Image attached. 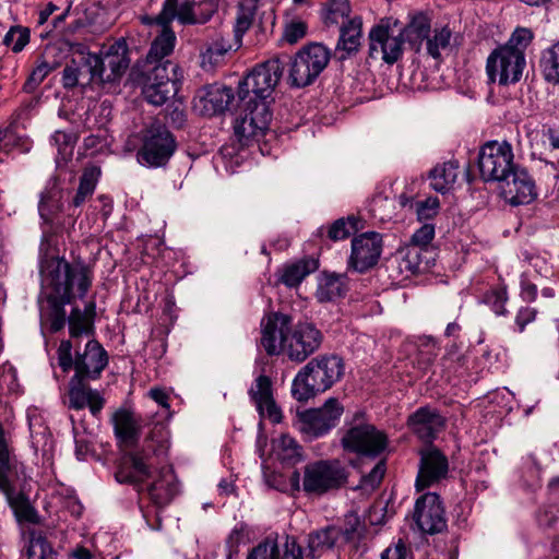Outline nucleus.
I'll return each mask as SVG.
<instances>
[{
  "mask_svg": "<svg viewBox=\"0 0 559 559\" xmlns=\"http://www.w3.org/2000/svg\"><path fill=\"white\" fill-rule=\"evenodd\" d=\"M170 449V432L163 423H155L142 445L128 452L115 478L120 484L142 485L152 477L154 469L158 477L148 485L147 493L154 504L163 507L168 504L176 496L178 486L174 469L167 465Z\"/></svg>",
  "mask_w": 559,
  "mask_h": 559,
  "instance_id": "f257e3e1",
  "label": "nucleus"
},
{
  "mask_svg": "<svg viewBox=\"0 0 559 559\" xmlns=\"http://www.w3.org/2000/svg\"><path fill=\"white\" fill-rule=\"evenodd\" d=\"M501 183L502 194L512 205L530 204L537 198L535 181L523 168L515 167Z\"/></svg>",
  "mask_w": 559,
  "mask_h": 559,
  "instance_id": "412c9836",
  "label": "nucleus"
},
{
  "mask_svg": "<svg viewBox=\"0 0 559 559\" xmlns=\"http://www.w3.org/2000/svg\"><path fill=\"white\" fill-rule=\"evenodd\" d=\"M413 520L418 530L426 534H437L447 527L443 502L436 492L420 495L414 504Z\"/></svg>",
  "mask_w": 559,
  "mask_h": 559,
  "instance_id": "a211bd4d",
  "label": "nucleus"
},
{
  "mask_svg": "<svg viewBox=\"0 0 559 559\" xmlns=\"http://www.w3.org/2000/svg\"><path fill=\"white\" fill-rule=\"evenodd\" d=\"M10 507L14 510V514L20 522L32 524L39 523V515L34 507L25 499L22 491H16L15 497L7 499Z\"/></svg>",
  "mask_w": 559,
  "mask_h": 559,
  "instance_id": "49530a36",
  "label": "nucleus"
},
{
  "mask_svg": "<svg viewBox=\"0 0 559 559\" xmlns=\"http://www.w3.org/2000/svg\"><path fill=\"white\" fill-rule=\"evenodd\" d=\"M218 10L217 0H201L193 2V15L195 25L207 23Z\"/></svg>",
  "mask_w": 559,
  "mask_h": 559,
  "instance_id": "4d7b16f0",
  "label": "nucleus"
},
{
  "mask_svg": "<svg viewBox=\"0 0 559 559\" xmlns=\"http://www.w3.org/2000/svg\"><path fill=\"white\" fill-rule=\"evenodd\" d=\"M177 148L173 133L162 123H152L144 132L143 143L136 157L140 164L148 167H163Z\"/></svg>",
  "mask_w": 559,
  "mask_h": 559,
  "instance_id": "9b49d317",
  "label": "nucleus"
},
{
  "mask_svg": "<svg viewBox=\"0 0 559 559\" xmlns=\"http://www.w3.org/2000/svg\"><path fill=\"white\" fill-rule=\"evenodd\" d=\"M26 478L25 465L14 452L11 433L0 423V492L12 499L16 491L24 489Z\"/></svg>",
  "mask_w": 559,
  "mask_h": 559,
  "instance_id": "f8f14e48",
  "label": "nucleus"
},
{
  "mask_svg": "<svg viewBox=\"0 0 559 559\" xmlns=\"http://www.w3.org/2000/svg\"><path fill=\"white\" fill-rule=\"evenodd\" d=\"M277 454L282 461L296 462L301 459L302 448L289 435H283L278 439Z\"/></svg>",
  "mask_w": 559,
  "mask_h": 559,
  "instance_id": "8fccbe9b",
  "label": "nucleus"
},
{
  "mask_svg": "<svg viewBox=\"0 0 559 559\" xmlns=\"http://www.w3.org/2000/svg\"><path fill=\"white\" fill-rule=\"evenodd\" d=\"M143 80L148 82H156L159 84L175 83L176 93L179 90L181 81V72L177 63L165 60V62H152L145 61L143 70Z\"/></svg>",
  "mask_w": 559,
  "mask_h": 559,
  "instance_id": "473e14b6",
  "label": "nucleus"
},
{
  "mask_svg": "<svg viewBox=\"0 0 559 559\" xmlns=\"http://www.w3.org/2000/svg\"><path fill=\"white\" fill-rule=\"evenodd\" d=\"M507 301L508 292L504 285L495 286L485 294V302L488 304L498 316H506L508 313L506 309Z\"/></svg>",
  "mask_w": 559,
  "mask_h": 559,
  "instance_id": "864d4df0",
  "label": "nucleus"
},
{
  "mask_svg": "<svg viewBox=\"0 0 559 559\" xmlns=\"http://www.w3.org/2000/svg\"><path fill=\"white\" fill-rule=\"evenodd\" d=\"M341 445L345 452L358 456L377 457L385 451L388 437L373 425L355 418L344 429Z\"/></svg>",
  "mask_w": 559,
  "mask_h": 559,
  "instance_id": "6e6552de",
  "label": "nucleus"
},
{
  "mask_svg": "<svg viewBox=\"0 0 559 559\" xmlns=\"http://www.w3.org/2000/svg\"><path fill=\"white\" fill-rule=\"evenodd\" d=\"M73 345L71 340H63L57 350L60 368L68 372L74 368V381L95 380L108 364V355L104 347L96 341L90 340L82 354H78L75 360L72 358Z\"/></svg>",
  "mask_w": 559,
  "mask_h": 559,
  "instance_id": "423d86ee",
  "label": "nucleus"
},
{
  "mask_svg": "<svg viewBox=\"0 0 559 559\" xmlns=\"http://www.w3.org/2000/svg\"><path fill=\"white\" fill-rule=\"evenodd\" d=\"M75 140L76 138L72 133L60 130L56 131L51 136V141L57 146L60 154H66L68 148L71 150Z\"/></svg>",
  "mask_w": 559,
  "mask_h": 559,
  "instance_id": "69168bd1",
  "label": "nucleus"
},
{
  "mask_svg": "<svg viewBox=\"0 0 559 559\" xmlns=\"http://www.w3.org/2000/svg\"><path fill=\"white\" fill-rule=\"evenodd\" d=\"M343 413L344 407L340 401L330 397L321 407L297 413L298 430L308 440L323 437L336 427Z\"/></svg>",
  "mask_w": 559,
  "mask_h": 559,
  "instance_id": "4468645a",
  "label": "nucleus"
},
{
  "mask_svg": "<svg viewBox=\"0 0 559 559\" xmlns=\"http://www.w3.org/2000/svg\"><path fill=\"white\" fill-rule=\"evenodd\" d=\"M418 472L415 479L416 491L441 484L449 477L448 456L438 448L429 445L419 451Z\"/></svg>",
  "mask_w": 559,
  "mask_h": 559,
  "instance_id": "f3484780",
  "label": "nucleus"
},
{
  "mask_svg": "<svg viewBox=\"0 0 559 559\" xmlns=\"http://www.w3.org/2000/svg\"><path fill=\"white\" fill-rule=\"evenodd\" d=\"M452 32L448 26L436 29L432 37L428 36L427 52L435 59L441 57V51L450 46Z\"/></svg>",
  "mask_w": 559,
  "mask_h": 559,
  "instance_id": "09e8293b",
  "label": "nucleus"
},
{
  "mask_svg": "<svg viewBox=\"0 0 559 559\" xmlns=\"http://www.w3.org/2000/svg\"><path fill=\"white\" fill-rule=\"evenodd\" d=\"M526 67L525 56L502 45L493 49L486 61V72L490 82L500 85L518 83Z\"/></svg>",
  "mask_w": 559,
  "mask_h": 559,
  "instance_id": "2eb2a0df",
  "label": "nucleus"
},
{
  "mask_svg": "<svg viewBox=\"0 0 559 559\" xmlns=\"http://www.w3.org/2000/svg\"><path fill=\"white\" fill-rule=\"evenodd\" d=\"M408 425L421 441L431 443L444 429L445 419L436 408L425 406L409 416Z\"/></svg>",
  "mask_w": 559,
  "mask_h": 559,
  "instance_id": "b1692460",
  "label": "nucleus"
},
{
  "mask_svg": "<svg viewBox=\"0 0 559 559\" xmlns=\"http://www.w3.org/2000/svg\"><path fill=\"white\" fill-rule=\"evenodd\" d=\"M383 249L382 235L377 231H366L352 239L348 269L365 273L378 264Z\"/></svg>",
  "mask_w": 559,
  "mask_h": 559,
  "instance_id": "6ab92c4d",
  "label": "nucleus"
},
{
  "mask_svg": "<svg viewBox=\"0 0 559 559\" xmlns=\"http://www.w3.org/2000/svg\"><path fill=\"white\" fill-rule=\"evenodd\" d=\"M345 371L344 360L334 354L320 355L307 362L292 383V394L298 402H307L331 389Z\"/></svg>",
  "mask_w": 559,
  "mask_h": 559,
  "instance_id": "20e7f679",
  "label": "nucleus"
},
{
  "mask_svg": "<svg viewBox=\"0 0 559 559\" xmlns=\"http://www.w3.org/2000/svg\"><path fill=\"white\" fill-rule=\"evenodd\" d=\"M45 298L47 301V309L44 312L46 320L49 323L51 332H59L68 322L66 313V305H71V301H66V298L59 296L52 290L45 289Z\"/></svg>",
  "mask_w": 559,
  "mask_h": 559,
  "instance_id": "f704fd0d",
  "label": "nucleus"
},
{
  "mask_svg": "<svg viewBox=\"0 0 559 559\" xmlns=\"http://www.w3.org/2000/svg\"><path fill=\"white\" fill-rule=\"evenodd\" d=\"M234 43H231L229 39H226L224 36L214 39L202 53L203 64L210 63L211 66H217L228 51H230L234 47H236V49L240 47L243 34L238 38L236 36V26L234 27Z\"/></svg>",
  "mask_w": 559,
  "mask_h": 559,
  "instance_id": "ea45409f",
  "label": "nucleus"
},
{
  "mask_svg": "<svg viewBox=\"0 0 559 559\" xmlns=\"http://www.w3.org/2000/svg\"><path fill=\"white\" fill-rule=\"evenodd\" d=\"M96 318L95 297L85 302L84 308L74 306L68 317L69 334L71 338L78 340L82 336H94Z\"/></svg>",
  "mask_w": 559,
  "mask_h": 559,
  "instance_id": "cd10ccee",
  "label": "nucleus"
},
{
  "mask_svg": "<svg viewBox=\"0 0 559 559\" xmlns=\"http://www.w3.org/2000/svg\"><path fill=\"white\" fill-rule=\"evenodd\" d=\"M98 61L96 76L102 83L118 81L130 66L129 47L124 38H119L108 46H104L99 53H94Z\"/></svg>",
  "mask_w": 559,
  "mask_h": 559,
  "instance_id": "dca6fc26",
  "label": "nucleus"
},
{
  "mask_svg": "<svg viewBox=\"0 0 559 559\" xmlns=\"http://www.w3.org/2000/svg\"><path fill=\"white\" fill-rule=\"evenodd\" d=\"M177 20L181 25H195L193 1L164 0L160 12L154 17L157 25H169Z\"/></svg>",
  "mask_w": 559,
  "mask_h": 559,
  "instance_id": "c85d7f7f",
  "label": "nucleus"
},
{
  "mask_svg": "<svg viewBox=\"0 0 559 559\" xmlns=\"http://www.w3.org/2000/svg\"><path fill=\"white\" fill-rule=\"evenodd\" d=\"M97 62L92 52H80L78 57L72 58L62 71L63 87L72 90L79 85H88L97 80L95 69Z\"/></svg>",
  "mask_w": 559,
  "mask_h": 559,
  "instance_id": "4be33fe9",
  "label": "nucleus"
},
{
  "mask_svg": "<svg viewBox=\"0 0 559 559\" xmlns=\"http://www.w3.org/2000/svg\"><path fill=\"white\" fill-rule=\"evenodd\" d=\"M433 237L435 226L432 224H425L413 234L409 243L427 249Z\"/></svg>",
  "mask_w": 559,
  "mask_h": 559,
  "instance_id": "e2e57ef3",
  "label": "nucleus"
},
{
  "mask_svg": "<svg viewBox=\"0 0 559 559\" xmlns=\"http://www.w3.org/2000/svg\"><path fill=\"white\" fill-rule=\"evenodd\" d=\"M260 347L269 356L285 355L301 364L314 354L323 341L322 332L311 322L293 324L292 317L271 312L261 320Z\"/></svg>",
  "mask_w": 559,
  "mask_h": 559,
  "instance_id": "f03ea898",
  "label": "nucleus"
},
{
  "mask_svg": "<svg viewBox=\"0 0 559 559\" xmlns=\"http://www.w3.org/2000/svg\"><path fill=\"white\" fill-rule=\"evenodd\" d=\"M160 34L153 40L150 51L146 56V61L165 62L164 58L169 56L176 44V35L169 25H160Z\"/></svg>",
  "mask_w": 559,
  "mask_h": 559,
  "instance_id": "58836bf2",
  "label": "nucleus"
},
{
  "mask_svg": "<svg viewBox=\"0 0 559 559\" xmlns=\"http://www.w3.org/2000/svg\"><path fill=\"white\" fill-rule=\"evenodd\" d=\"M235 98L230 87L222 84H212L198 92L194 98V108L202 115L214 116L229 108Z\"/></svg>",
  "mask_w": 559,
  "mask_h": 559,
  "instance_id": "5701e85b",
  "label": "nucleus"
},
{
  "mask_svg": "<svg viewBox=\"0 0 559 559\" xmlns=\"http://www.w3.org/2000/svg\"><path fill=\"white\" fill-rule=\"evenodd\" d=\"M533 38L534 33L530 28L516 27L503 46L514 51L518 50L525 56V50L531 45Z\"/></svg>",
  "mask_w": 559,
  "mask_h": 559,
  "instance_id": "5fc2aeb1",
  "label": "nucleus"
},
{
  "mask_svg": "<svg viewBox=\"0 0 559 559\" xmlns=\"http://www.w3.org/2000/svg\"><path fill=\"white\" fill-rule=\"evenodd\" d=\"M348 481L346 466L336 459L318 460L305 465L302 477L298 471L290 476L295 490H302L309 497H322L340 490Z\"/></svg>",
  "mask_w": 559,
  "mask_h": 559,
  "instance_id": "39448f33",
  "label": "nucleus"
},
{
  "mask_svg": "<svg viewBox=\"0 0 559 559\" xmlns=\"http://www.w3.org/2000/svg\"><path fill=\"white\" fill-rule=\"evenodd\" d=\"M385 473V464L383 461H380L374 465V467L364 476V484L374 487L379 485Z\"/></svg>",
  "mask_w": 559,
  "mask_h": 559,
  "instance_id": "774afa93",
  "label": "nucleus"
},
{
  "mask_svg": "<svg viewBox=\"0 0 559 559\" xmlns=\"http://www.w3.org/2000/svg\"><path fill=\"white\" fill-rule=\"evenodd\" d=\"M340 528V539L346 544L358 545L362 539L366 527L360 518L352 512L345 515L344 525Z\"/></svg>",
  "mask_w": 559,
  "mask_h": 559,
  "instance_id": "c03bdc74",
  "label": "nucleus"
},
{
  "mask_svg": "<svg viewBox=\"0 0 559 559\" xmlns=\"http://www.w3.org/2000/svg\"><path fill=\"white\" fill-rule=\"evenodd\" d=\"M284 60L281 57L272 58L254 67L251 72L239 82V102H265L277 85L284 69Z\"/></svg>",
  "mask_w": 559,
  "mask_h": 559,
  "instance_id": "0eeeda50",
  "label": "nucleus"
},
{
  "mask_svg": "<svg viewBox=\"0 0 559 559\" xmlns=\"http://www.w3.org/2000/svg\"><path fill=\"white\" fill-rule=\"evenodd\" d=\"M427 249L408 243L403 250L402 263L408 272L417 274L421 272L423 254Z\"/></svg>",
  "mask_w": 559,
  "mask_h": 559,
  "instance_id": "603ef678",
  "label": "nucleus"
},
{
  "mask_svg": "<svg viewBox=\"0 0 559 559\" xmlns=\"http://www.w3.org/2000/svg\"><path fill=\"white\" fill-rule=\"evenodd\" d=\"M100 169L96 166L87 167L84 169L80 177L79 188L72 200V205L75 207L81 206L85 201L91 198L96 189Z\"/></svg>",
  "mask_w": 559,
  "mask_h": 559,
  "instance_id": "a19ab883",
  "label": "nucleus"
},
{
  "mask_svg": "<svg viewBox=\"0 0 559 559\" xmlns=\"http://www.w3.org/2000/svg\"><path fill=\"white\" fill-rule=\"evenodd\" d=\"M347 290L346 276L342 274H323L319 280L316 297L320 302L334 301Z\"/></svg>",
  "mask_w": 559,
  "mask_h": 559,
  "instance_id": "4c0bfd02",
  "label": "nucleus"
},
{
  "mask_svg": "<svg viewBox=\"0 0 559 559\" xmlns=\"http://www.w3.org/2000/svg\"><path fill=\"white\" fill-rule=\"evenodd\" d=\"M318 261L313 258H304L283 266L281 282L287 287L298 286L309 274L317 271Z\"/></svg>",
  "mask_w": 559,
  "mask_h": 559,
  "instance_id": "e433bc0d",
  "label": "nucleus"
},
{
  "mask_svg": "<svg viewBox=\"0 0 559 559\" xmlns=\"http://www.w3.org/2000/svg\"><path fill=\"white\" fill-rule=\"evenodd\" d=\"M539 66L546 81L559 83V40L542 52Z\"/></svg>",
  "mask_w": 559,
  "mask_h": 559,
  "instance_id": "37998d69",
  "label": "nucleus"
},
{
  "mask_svg": "<svg viewBox=\"0 0 559 559\" xmlns=\"http://www.w3.org/2000/svg\"><path fill=\"white\" fill-rule=\"evenodd\" d=\"M29 29L27 27L15 25L11 26L4 35L3 44L10 47L13 52H20L29 41Z\"/></svg>",
  "mask_w": 559,
  "mask_h": 559,
  "instance_id": "3c124183",
  "label": "nucleus"
},
{
  "mask_svg": "<svg viewBox=\"0 0 559 559\" xmlns=\"http://www.w3.org/2000/svg\"><path fill=\"white\" fill-rule=\"evenodd\" d=\"M411 551L406 544L399 539V542L392 546H389L381 552L380 559H408Z\"/></svg>",
  "mask_w": 559,
  "mask_h": 559,
  "instance_id": "0e129e2a",
  "label": "nucleus"
},
{
  "mask_svg": "<svg viewBox=\"0 0 559 559\" xmlns=\"http://www.w3.org/2000/svg\"><path fill=\"white\" fill-rule=\"evenodd\" d=\"M513 150L508 142L489 141L478 154V167L485 181H499L510 178V173L516 167L513 163Z\"/></svg>",
  "mask_w": 559,
  "mask_h": 559,
  "instance_id": "ddd939ff",
  "label": "nucleus"
},
{
  "mask_svg": "<svg viewBox=\"0 0 559 559\" xmlns=\"http://www.w3.org/2000/svg\"><path fill=\"white\" fill-rule=\"evenodd\" d=\"M537 316V311L535 308L531 307H522L519 309L515 316V325L518 328V332H524L527 324L535 321Z\"/></svg>",
  "mask_w": 559,
  "mask_h": 559,
  "instance_id": "338daca9",
  "label": "nucleus"
},
{
  "mask_svg": "<svg viewBox=\"0 0 559 559\" xmlns=\"http://www.w3.org/2000/svg\"><path fill=\"white\" fill-rule=\"evenodd\" d=\"M41 273L44 288L71 302L75 298L84 299L94 281L93 267L82 260L70 263L63 258L52 259Z\"/></svg>",
  "mask_w": 559,
  "mask_h": 559,
  "instance_id": "7ed1b4c3",
  "label": "nucleus"
},
{
  "mask_svg": "<svg viewBox=\"0 0 559 559\" xmlns=\"http://www.w3.org/2000/svg\"><path fill=\"white\" fill-rule=\"evenodd\" d=\"M330 61V51L321 44L304 46L290 60L288 79L292 86L312 84Z\"/></svg>",
  "mask_w": 559,
  "mask_h": 559,
  "instance_id": "1a4fd4ad",
  "label": "nucleus"
},
{
  "mask_svg": "<svg viewBox=\"0 0 559 559\" xmlns=\"http://www.w3.org/2000/svg\"><path fill=\"white\" fill-rule=\"evenodd\" d=\"M359 219L355 216L338 218L328 228V237L333 241L344 240L358 230Z\"/></svg>",
  "mask_w": 559,
  "mask_h": 559,
  "instance_id": "de8ad7c7",
  "label": "nucleus"
},
{
  "mask_svg": "<svg viewBox=\"0 0 559 559\" xmlns=\"http://www.w3.org/2000/svg\"><path fill=\"white\" fill-rule=\"evenodd\" d=\"M249 395L261 416L269 418L274 424L281 423L282 412L274 401L272 382L267 376L261 374L254 380Z\"/></svg>",
  "mask_w": 559,
  "mask_h": 559,
  "instance_id": "393cba45",
  "label": "nucleus"
},
{
  "mask_svg": "<svg viewBox=\"0 0 559 559\" xmlns=\"http://www.w3.org/2000/svg\"><path fill=\"white\" fill-rule=\"evenodd\" d=\"M23 542L22 555L26 559H58L56 550L41 531H26Z\"/></svg>",
  "mask_w": 559,
  "mask_h": 559,
  "instance_id": "c756f323",
  "label": "nucleus"
},
{
  "mask_svg": "<svg viewBox=\"0 0 559 559\" xmlns=\"http://www.w3.org/2000/svg\"><path fill=\"white\" fill-rule=\"evenodd\" d=\"M52 69L53 68L47 61H40L31 72L29 76L24 83L23 90L27 93L34 92L52 71Z\"/></svg>",
  "mask_w": 559,
  "mask_h": 559,
  "instance_id": "13d9d810",
  "label": "nucleus"
},
{
  "mask_svg": "<svg viewBox=\"0 0 559 559\" xmlns=\"http://www.w3.org/2000/svg\"><path fill=\"white\" fill-rule=\"evenodd\" d=\"M362 21L359 16L347 20L341 26V34L336 45V50L340 53V59H346L352 53L358 51L361 39Z\"/></svg>",
  "mask_w": 559,
  "mask_h": 559,
  "instance_id": "2f4dec72",
  "label": "nucleus"
},
{
  "mask_svg": "<svg viewBox=\"0 0 559 559\" xmlns=\"http://www.w3.org/2000/svg\"><path fill=\"white\" fill-rule=\"evenodd\" d=\"M460 174V164L456 159L438 164L430 171V186L437 192L445 193L454 188Z\"/></svg>",
  "mask_w": 559,
  "mask_h": 559,
  "instance_id": "72a5a7b5",
  "label": "nucleus"
},
{
  "mask_svg": "<svg viewBox=\"0 0 559 559\" xmlns=\"http://www.w3.org/2000/svg\"><path fill=\"white\" fill-rule=\"evenodd\" d=\"M84 381H74V377L71 378L68 392L69 407L76 411L88 407L91 414L98 417L104 408L105 399L99 391L85 385Z\"/></svg>",
  "mask_w": 559,
  "mask_h": 559,
  "instance_id": "bb28decb",
  "label": "nucleus"
},
{
  "mask_svg": "<svg viewBox=\"0 0 559 559\" xmlns=\"http://www.w3.org/2000/svg\"><path fill=\"white\" fill-rule=\"evenodd\" d=\"M370 59L393 66L402 60L405 51L402 33L399 32L397 22L381 21L373 25L368 34Z\"/></svg>",
  "mask_w": 559,
  "mask_h": 559,
  "instance_id": "9d476101",
  "label": "nucleus"
},
{
  "mask_svg": "<svg viewBox=\"0 0 559 559\" xmlns=\"http://www.w3.org/2000/svg\"><path fill=\"white\" fill-rule=\"evenodd\" d=\"M241 103L245 106V114L235 120L234 131L239 142L247 145L251 139L264 134L269 128L272 114L266 102H255L254 105L248 102Z\"/></svg>",
  "mask_w": 559,
  "mask_h": 559,
  "instance_id": "aec40b11",
  "label": "nucleus"
},
{
  "mask_svg": "<svg viewBox=\"0 0 559 559\" xmlns=\"http://www.w3.org/2000/svg\"><path fill=\"white\" fill-rule=\"evenodd\" d=\"M247 559H278V544L267 538L253 547Z\"/></svg>",
  "mask_w": 559,
  "mask_h": 559,
  "instance_id": "bf43d9fd",
  "label": "nucleus"
},
{
  "mask_svg": "<svg viewBox=\"0 0 559 559\" xmlns=\"http://www.w3.org/2000/svg\"><path fill=\"white\" fill-rule=\"evenodd\" d=\"M142 84V95L144 99L154 106L164 105L171 96L177 94L175 83L166 82L163 85L143 80Z\"/></svg>",
  "mask_w": 559,
  "mask_h": 559,
  "instance_id": "79ce46f5",
  "label": "nucleus"
},
{
  "mask_svg": "<svg viewBox=\"0 0 559 559\" xmlns=\"http://www.w3.org/2000/svg\"><path fill=\"white\" fill-rule=\"evenodd\" d=\"M307 34V24L300 20L288 22L283 31L282 40L294 45L302 39Z\"/></svg>",
  "mask_w": 559,
  "mask_h": 559,
  "instance_id": "052dcab7",
  "label": "nucleus"
},
{
  "mask_svg": "<svg viewBox=\"0 0 559 559\" xmlns=\"http://www.w3.org/2000/svg\"><path fill=\"white\" fill-rule=\"evenodd\" d=\"M348 0H328L323 8V21L326 25L345 24L349 19Z\"/></svg>",
  "mask_w": 559,
  "mask_h": 559,
  "instance_id": "a18cd8bd",
  "label": "nucleus"
},
{
  "mask_svg": "<svg viewBox=\"0 0 559 559\" xmlns=\"http://www.w3.org/2000/svg\"><path fill=\"white\" fill-rule=\"evenodd\" d=\"M340 540V528L330 525L308 535V551L318 559L325 550L333 548Z\"/></svg>",
  "mask_w": 559,
  "mask_h": 559,
  "instance_id": "c9c22d12",
  "label": "nucleus"
},
{
  "mask_svg": "<svg viewBox=\"0 0 559 559\" xmlns=\"http://www.w3.org/2000/svg\"><path fill=\"white\" fill-rule=\"evenodd\" d=\"M431 31L430 20L423 13H417L412 16L411 21L405 26H399V32L402 33L404 45L418 52L423 43L428 39Z\"/></svg>",
  "mask_w": 559,
  "mask_h": 559,
  "instance_id": "7c9ffc66",
  "label": "nucleus"
},
{
  "mask_svg": "<svg viewBox=\"0 0 559 559\" xmlns=\"http://www.w3.org/2000/svg\"><path fill=\"white\" fill-rule=\"evenodd\" d=\"M114 433L118 442L123 447H132L140 439L143 418L141 415L127 409H117L111 417Z\"/></svg>",
  "mask_w": 559,
  "mask_h": 559,
  "instance_id": "a878e982",
  "label": "nucleus"
},
{
  "mask_svg": "<svg viewBox=\"0 0 559 559\" xmlns=\"http://www.w3.org/2000/svg\"><path fill=\"white\" fill-rule=\"evenodd\" d=\"M278 559H313V556L304 550L294 537L286 536L283 547L278 546Z\"/></svg>",
  "mask_w": 559,
  "mask_h": 559,
  "instance_id": "6e6d98bb",
  "label": "nucleus"
},
{
  "mask_svg": "<svg viewBox=\"0 0 559 559\" xmlns=\"http://www.w3.org/2000/svg\"><path fill=\"white\" fill-rule=\"evenodd\" d=\"M440 207L439 199L436 197H429L424 201H418L416 203V213L419 221L431 219L433 218Z\"/></svg>",
  "mask_w": 559,
  "mask_h": 559,
  "instance_id": "680f3d73",
  "label": "nucleus"
}]
</instances>
